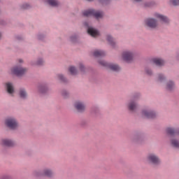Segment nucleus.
Instances as JSON below:
<instances>
[{
	"mask_svg": "<svg viewBox=\"0 0 179 179\" xmlns=\"http://www.w3.org/2000/svg\"><path fill=\"white\" fill-rule=\"evenodd\" d=\"M129 141L134 145H145L146 143V137L143 132L136 131L129 136Z\"/></svg>",
	"mask_w": 179,
	"mask_h": 179,
	"instance_id": "1",
	"label": "nucleus"
},
{
	"mask_svg": "<svg viewBox=\"0 0 179 179\" xmlns=\"http://www.w3.org/2000/svg\"><path fill=\"white\" fill-rule=\"evenodd\" d=\"M32 174L34 177H46L47 178H54L55 176L54 171L50 168L34 171Z\"/></svg>",
	"mask_w": 179,
	"mask_h": 179,
	"instance_id": "2",
	"label": "nucleus"
},
{
	"mask_svg": "<svg viewBox=\"0 0 179 179\" xmlns=\"http://www.w3.org/2000/svg\"><path fill=\"white\" fill-rule=\"evenodd\" d=\"M83 16H85V17L93 16L96 20H100V19L104 17V12L94 8H90L83 12Z\"/></svg>",
	"mask_w": 179,
	"mask_h": 179,
	"instance_id": "3",
	"label": "nucleus"
},
{
	"mask_svg": "<svg viewBox=\"0 0 179 179\" xmlns=\"http://www.w3.org/2000/svg\"><path fill=\"white\" fill-rule=\"evenodd\" d=\"M148 164L151 167H159L162 164V159L155 153H149L146 157Z\"/></svg>",
	"mask_w": 179,
	"mask_h": 179,
	"instance_id": "4",
	"label": "nucleus"
},
{
	"mask_svg": "<svg viewBox=\"0 0 179 179\" xmlns=\"http://www.w3.org/2000/svg\"><path fill=\"white\" fill-rule=\"evenodd\" d=\"M144 27L147 30H156L159 27V22L155 17H147L144 20Z\"/></svg>",
	"mask_w": 179,
	"mask_h": 179,
	"instance_id": "5",
	"label": "nucleus"
},
{
	"mask_svg": "<svg viewBox=\"0 0 179 179\" xmlns=\"http://www.w3.org/2000/svg\"><path fill=\"white\" fill-rule=\"evenodd\" d=\"M98 62L99 65L110 69V71H112V72H120L121 71V67H120V66L117 64L108 63L104 60H99Z\"/></svg>",
	"mask_w": 179,
	"mask_h": 179,
	"instance_id": "6",
	"label": "nucleus"
},
{
	"mask_svg": "<svg viewBox=\"0 0 179 179\" xmlns=\"http://www.w3.org/2000/svg\"><path fill=\"white\" fill-rule=\"evenodd\" d=\"M5 124L7 128H9L11 131H16L19 128V122L15 117H8L6 119Z\"/></svg>",
	"mask_w": 179,
	"mask_h": 179,
	"instance_id": "7",
	"label": "nucleus"
},
{
	"mask_svg": "<svg viewBox=\"0 0 179 179\" xmlns=\"http://www.w3.org/2000/svg\"><path fill=\"white\" fill-rule=\"evenodd\" d=\"M141 115L142 117L147 118V120H155L157 117V113L156 111L150 108L143 109L141 111Z\"/></svg>",
	"mask_w": 179,
	"mask_h": 179,
	"instance_id": "8",
	"label": "nucleus"
},
{
	"mask_svg": "<svg viewBox=\"0 0 179 179\" xmlns=\"http://www.w3.org/2000/svg\"><path fill=\"white\" fill-rule=\"evenodd\" d=\"M11 72L16 76H23L27 73V68L22 66V65H17L11 69Z\"/></svg>",
	"mask_w": 179,
	"mask_h": 179,
	"instance_id": "9",
	"label": "nucleus"
},
{
	"mask_svg": "<svg viewBox=\"0 0 179 179\" xmlns=\"http://www.w3.org/2000/svg\"><path fill=\"white\" fill-rule=\"evenodd\" d=\"M85 27L87 28V31L91 36L92 37H98V36H100V31L99 30L96 29L93 27L90 26L87 22H85L83 23Z\"/></svg>",
	"mask_w": 179,
	"mask_h": 179,
	"instance_id": "10",
	"label": "nucleus"
},
{
	"mask_svg": "<svg viewBox=\"0 0 179 179\" xmlns=\"http://www.w3.org/2000/svg\"><path fill=\"white\" fill-rule=\"evenodd\" d=\"M73 106L76 111L79 114H83L86 111V103L82 101H76Z\"/></svg>",
	"mask_w": 179,
	"mask_h": 179,
	"instance_id": "11",
	"label": "nucleus"
},
{
	"mask_svg": "<svg viewBox=\"0 0 179 179\" xmlns=\"http://www.w3.org/2000/svg\"><path fill=\"white\" fill-rule=\"evenodd\" d=\"M126 106L129 113H135L138 110V108L139 107V104H138V102L134 99L129 100Z\"/></svg>",
	"mask_w": 179,
	"mask_h": 179,
	"instance_id": "12",
	"label": "nucleus"
},
{
	"mask_svg": "<svg viewBox=\"0 0 179 179\" xmlns=\"http://www.w3.org/2000/svg\"><path fill=\"white\" fill-rule=\"evenodd\" d=\"M154 16L155 17L158 19V20H159L160 23H162V24H165L166 26H169L170 24V22H171L169 17L159 13H155L154 14Z\"/></svg>",
	"mask_w": 179,
	"mask_h": 179,
	"instance_id": "13",
	"label": "nucleus"
},
{
	"mask_svg": "<svg viewBox=\"0 0 179 179\" xmlns=\"http://www.w3.org/2000/svg\"><path fill=\"white\" fill-rule=\"evenodd\" d=\"M134 57H135V52L132 51H125L122 54V57L127 62H131L134 60Z\"/></svg>",
	"mask_w": 179,
	"mask_h": 179,
	"instance_id": "14",
	"label": "nucleus"
},
{
	"mask_svg": "<svg viewBox=\"0 0 179 179\" xmlns=\"http://www.w3.org/2000/svg\"><path fill=\"white\" fill-rule=\"evenodd\" d=\"M166 133L169 136H176L179 135V128L178 127H166Z\"/></svg>",
	"mask_w": 179,
	"mask_h": 179,
	"instance_id": "15",
	"label": "nucleus"
},
{
	"mask_svg": "<svg viewBox=\"0 0 179 179\" xmlns=\"http://www.w3.org/2000/svg\"><path fill=\"white\" fill-rule=\"evenodd\" d=\"M18 96L21 100H27L29 99V94L25 88L21 87L18 90Z\"/></svg>",
	"mask_w": 179,
	"mask_h": 179,
	"instance_id": "16",
	"label": "nucleus"
},
{
	"mask_svg": "<svg viewBox=\"0 0 179 179\" xmlns=\"http://www.w3.org/2000/svg\"><path fill=\"white\" fill-rule=\"evenodd\" d=\"M5 87L7 93L13 97V94H15V87L13 86V83H6Z\"/></svg>",
	"mask_w": 179,
	"mask_h": 179,
	"instance_id": "17",
	"label": "nucleus"
},
{
	"mask_svg": "<svg viewBox=\"0 0 179 179\" xmlns=\"http://www.w3.org/2000/svg\"><path fill=\"white\" fill-rule=\"evenodd\" d=\"M1 143L6 148H13L15 146V141L9 138L3 139Z\"/></svg>",
	"mask_w": 179,
	"mask_h": 179,
	"instance_id": "18",
	"label": "nucleus"
},
{
	"mask_svg": "<svg viewBox=\"0 0 179 179\" xmlns=\"http://www.w3.org/2000/svg\"><path fill=\"white\" fill-rule=\"evenodd\" d=\"M38 90L41 94H45V93H48V85L45 83L40 84L38 87Z\"/></svg>",
	"mask_w": 179,
	"mask_h": 179,
	"instance_id": "19",
	"label": "nucleus"
},
{
	"mask_svg": "<svg viewBox=\"0 0 179 179\" xmlns=\"http://www.w3.org/2000/svg\"><path fill=\"white\" fill-rule=\"evenodd\" d=\"M165 89L168 92H173L174 91V89H176V83L173 80H169L166 83Z\"/></svg>",
	"mask_w": 179,
	"mask_h": 179,
	"instance_id": "20",
	"label": "nucleus"
},
{
	"mask_svg": "<svg viewBox=\"0 0 179 179\" xmlns=\"http://www.w3.org/2000/svg\"><path fill=\"white\" fill-rule=\"evenodd\" d=\"M152 64L155 65L156 66H158V68H162V66H164V60L159 58H154L152 59Z\"/></svg>",
	"mask_w": 179,
	"mask_h": 179,
	"instance_id": "21",
	"label": "nucleus"
},
{
	"mask_svg": "<svg viewBox=\"0 0 179 179\" xmlns=\"http://www.w3.org/2000/svg\"><path fill=\"white\" fill-rule=\"evenodd\" d=\"M106 40L109 44V45H111L113 48H117V41H115V39L113 38L110 35H107Z\"/></svg>",
	"mask_w": 179,
	"mask_h": 179,
	"instance_id": "22",
	"label": "nucleus"
},
{
	"mask_svg": "<svg viewBox=\"0 0 179 179\" xmlns=\"http://www.w3.org/2000/svg\"><path fill=\"white\" fill-rule=\"evenodd\" d=\"M170 143L171 148L173 149H179V141L176 138H173L170 140Z\"/></svg>",
	"mask_w": 179,
	"mask_h": 179,
	"instance_id": "23",
	"label": "nucleus"
},
{
	"mask_svg": "<svg viewBox=\"0 0 179 179\" xmlns=\"http://www.w3.org/2000/svg\"><path fill=\"white\" fill-rule=\"evenodd\" d=\"M57 80H59V82H61V83H69V80H68V78H66V77H65V76H64V74H57Z\"/></svg>",
	"mask_w": 179,
	"mask_h": 179,
	"instance_id": "24",
	"label": "nucleus"
},
{
	"mask_svg": "<svg viewBox=\"0 0 179 179\" xmlns=\"http://www.w3.org/2000/svg\"><path fill=\"white\" fill-rule=\"evenodd\" d=\"M93 55L95 57V58H100L101 57L106 56V52L103 50H95L93 53Z\"/></svg>",
	"mask_w": 179,
	"mask_h": 179,
	"instance_id": "25",
	"label": "nucleus"
},
{
	"mask_svg": "<svg viewBox=\"0 0 179 179\" xmlns=\"http://www.w3.org/2000/svg\"><path fill=\"white\" fill-rule=\"evenodd\" d=\"M60 94L62 97H63L65 99H69V97H71V93H69V91L65 89H63L60 91Z\"/></svg>",
	"mask_w": 179,
	"mask_h": 179,
	"instance_id": "26",
	"label": "nucleus"
},
{
	"mask_svg": "<svg viewBox=\"0 0 179 179\" xmlns=\"http://www.w3.org/2000/svg\"><path fill=\"white\" fill-rule=\"evenodd\" d=\"M91 113L95 117H99L100 115V108L97 106H93L91 110Z\"/></svg>",
	"mask_w": 179,
	"mask_h": 179,
	"instance_id": "27",
	"label": "nucleus"
},
{
	"mask_svg": "<svg viewBox=\"0 0 179 179\" xmlns=\"http://www.w3.org/2000/svg\"><path fill=\"white\" fill-rule=\"evenodd\" d=\"M48 3L55 8L59 6V1L58 0H48Z\"/></svg>",
	"mask_w": 179,
	"mask_h": 179,
	"instance_id": "28",
	"label": "nucleus"
},
{
	"mask_svg": "<svg viewBox=\"0 0 179 179\" xmlns=\"http://www.w3.org/2000/svg\"><path fill=\"white\" fill-rule=\"evenodd\" d=\"M79 40V36L78 34H73L69 38V41H71L73 44L75 43H78Z\"/></svg>",
	"mask_w": 179,
	"mask_h": 179,
	"instance_id": "29",
	"label": "nucleus"
},
{
	"mask_svg": "<svg viewBox=\"0 0 179 179\" xmlns=\"http://www.w3.org/2000/svg\"><path fill=\"white\" fill-rule=\"evenodd\" d=\"M156 3L155 1L145 2L142 4L143 8H152V6H155Z\"/></svg>",
	"mask_w": 179,
	"mask_h": 179,
	"instance_id": "30",
	"label": "nucleus"
},
{
	"mask_svg": "<svg viewBox=\"0 0 179 179\" xmlns=\"http://www.w3.org/2000/svg\"><path fill=\"white\" fill-rule=\"evenodd\" d=\"M167 80V78L164 76V74L163 73H159L157 76V81L162 83V82H166Z\"/></svg>",
	"mask_w": 179,
	"mask_h": 179,
	"instance_id": "31",
	"label": "nucleus"
},
{
	"mask_svg": "<svg viewBox=\"0 0 179 179\" xmlns=\"http://www.w3.org/2000/svg\"><path fill=\"white\" fill-rule=\"evenodd\" d=\"M69 71L70 72L71 75L73 76H76L78 73V69H76V67L73 66L69 67Z\"/></svg>",
	"mask_w": 179,
	"mask_h": 179,
	"instance_id": "32",
	"label": "nucleus"
},
{
	"mask_svg": "<svg viewBox=\"0 0 179 179\" xmlns=\"http://www.w3.org/2000/svg\"><path fill=\"white\" fill-rule=\"evenodd\" d=\"M141 99V93L136 92L132 95V98L130 100H134V101H137Z\"/></svg>",
	"mask_w": 179,
	"mask_h": 179,
	"instance_id": "33",
	"label": "nucleus"
},
{
	"mask_svg": "<svg viewBox=\"0 0 179 179\" xmlns=\"http://www.w3.org/2000/svg\"><path fill=\"white\" fill-rule=\"evenodd\" d=\"M145 72L146 75H148V76H152V75H153V71H152V69L149 67V66H145Z\"/></svg>",
	"mask_w": 179,
	"mask_h": 179,
	"instance_id": "34",
	"label": "nucleus"
},
{
	"mask_svg": "<svg viewBox=\"0 0 179 179\" xmlns=\"http://www.w3.org/2000/svg\"><path fill=\"white\" fill-rule=\"evenodd\" d=\"M99 3L101 5H109L110 3L111 0H99Z\"/></svg>",
	"mask_w": 179,
	"mask_h": 179,
	"instance_id": "35",
	"label": "nucleus"
},
{
	"mask_svg": "<svg viewBox=\"0 0 179 179\" xmlns=\"http://www.w3.org/2000/svg\"><path fill=\"white\" fill-rule=\"evenodd\" d=\"M31 6L27 3H24L21 6V9H30Z\"/></svg>",
	"mask_w": 179,
	"mask_h": 179,
	"instance_id": "36",
	"label": "nucleus"
},
{
	"mask_svg": "<svg viewBox=\"0 0 179 179\" xmlns=\"http://www.w3.org/2000/svg\"><path fill=\"white\" fill-rule=\"evenodd\" d=\"M36 64L39 66L44 65V59L43 58L38 59L36 61Z\"/></svg>",
	"mask_w": 179,
	"mask_h": 179,
	"instance_id": "37",
	"label": "nucleus"
},
{
	"mask_svg": "<svg viewBox=\"0 0 179 179\" xmlns=\"http://www.w3.org/2000/svg\"><path fill=\"white\" fill-rule=\"evenodd\" d=\"M79 69L83 73H85V72H86V67H85V65H83V64H82V63L79 64Z\"/></svg>",
	"mask_w": 179,
	"mask_h": 179,
	"instance_id": "38",
	"label": "nucleus"
},
{
	"mask_svg": "<svg viewBox=\"0 0 179 179\" xmlns=\"http://www.w3.org/2000/svg\"><path fill=\"white\" fill-rule=\"evenodd\" d=\"M170 3L173 6H179V0H170Z\"/></svg>",
	"mask_w": 179,
	"mask_h": 179,
	"instance_id": "39",
	"label": "nucleus"
},
{
	"mask_svg": "<svg viewBox=\"0 0 179 179\" xmlns=\"http://www.w3.org/2000/svg\"><path fill=\"white\" fill-rule=\"evenodd\" d=\"M45 38V36L43 34H38V40H44Z\"/></svg>",
	"mask_w": 179,
	"mask_h": 179,
	"instance_id": "40",
	"label": "nucleus"
},
{
	"mask_svg": "<svg viewBox=\"0 0 179 179\" xmlns=\"http://www.w3.org/2000/svg\"><path fill=\"white\" fill-rule=\"evenodd\" d=\"M0 179H12V177L8 175H5L1 176Z\"/></svg>",
	"mask_w": 179,
	"mask_h": 179,
	"instance_id": "41",
	"label": "nucleus"
},
{
	"mask_svg": "<svg viewBox=\"0 0 179 179\" xmlns=\"http://www.w3.org/2000/svg\"><path fill=\"white\" fill-rule=\"evenodd\" d=\"M86 124H87V122H86V121H85V120H83V121L81 122V125H86Z\"/></svg>",
	"mask_w": 179,
	"mask_h": 179,
	"instance_id": "42",
	"label": "nucleus"
},
{
	"mask_svg": "<svg viewBox=\"0 0 179 179\" xmlns=\"http://www.w3.org/2000/svg\"><path fill=\"white\" fill-rule=\"evenodd\" d=\"M17 40H23V38L22 36H17Z\"/></svg>",
	"mask_w": 179,
	"mask_h": 179,
	"instance_id": "43",
	"label": "nucleus"
},
{
	"mask_svg": "<svg viewBox=\"0 0 179 179\" xmlns=\"http://www.w3.org/2000/svg\"><path fill=\"white\" fill-rule=\"evenodd\" d=\"M134 2H137V3H139V2H142V1L143 0H133Z\"/></svg>",
	"mask_w": 179,
	"mask_h": 179,
	"instance_id": "44",
	"label": "nucleus"
},
{
	"mask_svg": "<svg viewBox=\"0 0 179 179\" xmlns=\"http://www.w3.org/2000/svg\"><path fill=\"white\" fill-rule=\"evenodd\" d=\"M19 62L20 64H22V62H23V60L22 59H19Z\"/></svg>",
	"mask_w": 179,
	"mask_h": 179,
	"instance_id": "45",
	"label": "nucleus"
},
{
	"mask_svg": "<svg viewBox=\"0 0 179 179\" xmlns=\"http://www.w3.org/2000/svg\"><path fill=\"white\" fill-rule=\"evenodd\" d=\"M0 38H1V34H0Z\"/></svg>",
	"mask_w": 179,
	"mask_h": 179,
	"instance_id": "46",
	"label": "nucleus"
},
{
	"mask_svg": "<svg viewBox=\"0 0 179 179\" xmlns=\"http://www.w3.org/2000/svg\"><path fill=\"white\" fill-rule=\"evenodd\" d=\"M0 13H1V10H0Z\"/></svg>",
	"mask_w": 179,
	"mask_h": 179,
	"instance_id": "47",
	"label": "nucleus"
}]
</instances>
